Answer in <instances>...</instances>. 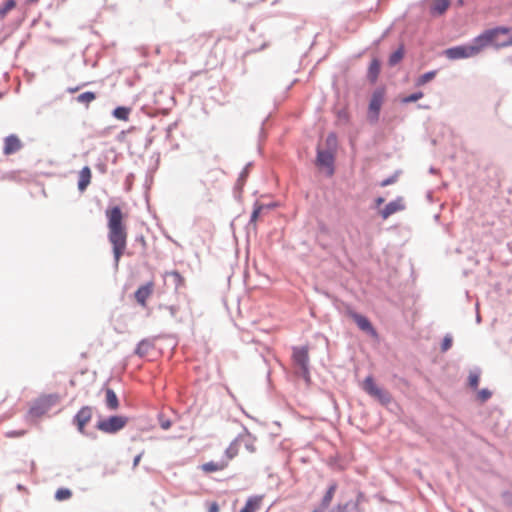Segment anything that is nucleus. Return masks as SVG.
Returning a JSON list of instances; mask_svg holds the SVG:
<instances>
[{
  "instance_id": "nucleus-31",
  "label": "nucleus",
  "mask_w": 512,
  "mask_h": 512,
  "mask_svg": "<svg viewBox=\"0 0 512 512\" xmlns=\"http://www.w3.org/2000/svg\"><path fill=\"white\" fill-rule=\"evenodd\" d=\"M479 380H480L479 372H476V371L470 372L469 377H468V384L471 388L477 389Z\"/></svg>"
},
{
  "instance_id": "nucleus-36",
  "label": "nucleus",
  "mask_w": 512,
  "mask_h": 512,
  "mask_svg": "<svg viewBox=\"0 0 512 512\" xmlns=\"http://www.w3.org/2000/svg\"><path fill=\"white\" fill-rule=\"evenodd\" d=\"M159 420H160V427L163 430H168L171 427L170 420L165 418L164 415L161 414L160 417H159Z\"/></svg>"
},
{
  "instance_id": "nucleus-16",
  "label": "nucleus",
  "mask_w": 512,
  "mask_h": 512,
  "mask_svg": "<svg viewBox=\"0 0 512 512\" xmlns=\"http://www.w3.org/2000/svg\"><path fill=\"white\" fill-rule=\"evenodd\" d=\"M78 178V189L80 192H84L91 183V169L88 166L83 167L79 172Z\"/></svg>"
},
{
  "instance_id": "nucleus-14",
  "label": "nucleus",
  "mask_w": 512,
  "mask_h": 512,
  "mask_svg": "<svg viewBox=\"0 0 512 512\" xmlns=\"http://www.w3.org/2000/svg\"><path fill=\"white\" fill-rule=\"evenodd\" d=\"M93 415L92 408L89 406L82 407L74 418V422L77 425L79 431L83 432L87 423L90 422Z\"/></svg>"
},
{
  "instance_id": "nucleus-4",
  "label": "nucleus",
  "mask_w": 512,
  "mask_h": 512,
  "mask_svg": "<svg viewBox=\"0 0 512 512\" xmlns=\"http://www.w3.org/2000/svg\"><path fill=\"white\" fill-rule=\"evenodd\" d=\"M481 51L480 45L476 42L475 38L472 44L455 46L445 50V55L450 60H457L476 56Z\"/></svg>"
},
{
  "instance_id": "nucleus-20",
  "label": "nucleus",
  "mask_w": 512,
  "mask_h": 512,
  "mask_svg": "<svg viewBox=\"0 0 512 512\" xmlns=\"http://www.w3.org/2000/svg\"><path fill=\"white\" fill-rule=\"evenodd\" d=\"M153 349V344L149 340H142L135 349V354L139 357H145Z\"/></svg>"
},
{
  "instance_id": "nucleus-38",
  "label": "nucleus",
  "mask_w": 512,
  "mask_h": 512,
  "mask_svg": "<svg viewBox=\"0 0 512 512\" xmlns=\"http://www.w3.org/2000/svg\"><path fill=\"white\" fill-rule=\"evenodd\" d=\"M394 182H395V177H390V178H387V179L383 180L380 183V185H381V187H385V186H388V185H390V184H392Z\"/></svg>"
},
{
  "instance_id": "nucleus-35",
  "label": "nucleus",
  "mask_w": 512,
  "mask_h": 512,
  "mask_svg": "<svg viewBox=\"0 0 512 512\" xmlns=\"http://www.w3.org/2000/svg\"><path fill=\"white\" fill-rule=\"evenodd\" d=\"M452 341L453 340L451 336H445L441 344V351L446 352L447 350H449L452 346Z\"/></svg>"
},
{
  "instance_id": "nucleus-23",
  "label": "nucleus",
  "mask_w": 512,
  "mask_h": 512,
  "mask_svg": "<svg viewBox=\"0 0 512 512\" xmlns=\"http://www.w3.org/2000/svg\"><path fill=\"white\" fill-rule=\"evenodd\" d=\"M380 73V62L377 59H373L368 69V78L375 82Z\"/></svg>"
},
{
  "instance_id": "nucleus-7",
  "label": "nucleus",
  "mask_w": 512,
  "mask_h": 512,
  "mask_svg": "<svg viewBox=\"0 0 512 512\" xmlns=\"http://www.w3.org/2000/svg\"><path fill=\"white\" fill-rule=\"evenodd\" d=\"M363 388L364 390L370 394L371 396L377 398L382 403H389L391 400L390 394L379 388L372 377H367L363 382Z\"/></svg>"
},
{
  "instance_id": "nucleus-21",
  "label": "nucleus",
  "mask_w": 512,
  "mask_h": 512,
  "mask_svg": "<svg viewBox=\"0 0 512 512\" xmlns=\"http://www.w3.org/2000/svg\"><path fill=\"white\" fill-rule=\"evenodd\" d=\"M336 489H337V484L336 483H332L329 486V488H328L327 492L325 493L324 497L322 498L320 506H322L325 509H327L329 507V505L331 504L332 499L334 497V494L336 492Z\"/></svg>"
},
{
  "instance_id": "nucleus-24",
  "label": "nucleus",
  "mask_w": 512,
  "mask_h": 512,
  "mask_svg": "<svg viewBox=\"0 0 512 512\" xmlns=\"http://www.w3.org/2000/svg\"><path fill=\"white\" fill-rule=\"evenodd\" d=\"M437 75V71H429L419 76L415 82L416 87L424 86L426 83L432 81Z\"/></svg>"
},
{
  "instance_id": "nucleus-2",
  "label": "nucleus",
  "mask_w": 512,
  "mask_h": 512,
  "mask_svg": "<svg viewBox=\"0 0 512 512\" xmlns=\"http://www.w3.org/2000/svg\"><path fill=\"white\" fill-rule=\"evenodd\" d=\"M476 42L479 43L481 50L488 45L495 47L511 46L512 38L510 36V29L507 27H496L486 30L476 37Z\"/></svg>"
},
{
  "instance_id": "nucleus-40",
  "label": "nucleus",
  "mask_w": 512,
  "mask_h": 512,
  "mask_svg": "<svg viewBox=\"0 0 512 512\" xmlns=\"http://www.w3.org/2000/svg\"><path fill=\"white\" fill-rule=\"evenodd\" d=\"M346 509H347V505H337L330 512H346Z\"/></svg>"
},
{
  "instance_id": "nucleus-41",
  "label": "nucleus",
  "mask_w": 512,
  "mask_h": 512,
  "mask_svg": "<svg viewBox=\"0 0 512 512\" xmlns=\"http://www.w3.org/2000/svg\"><path fill=\"white\" fill-rule=\"evenodd\" d=\"M384 201H385V200H384V198H382V197H378V198L375 200L376 206H378V207H379L380 205H382V204L384 203Z\"/></svg>"
},
{
  "instance_id": "nucleus-34",
  "label": "nucleus",
  "mask_w": 512,
  "mask_h": 512,
  "mask_svg": "<svg viewBox=\"0 0 512 512\" xmlns=\"http://www.w3.org/2000/svg\"><path fill=\"white\" fill-rule=\"evenodd\" d=\"M167 275L171 276L174 279L177 287L184 285L185 280L179 272L172 271V272L168 273Z\"/></svg>"
},
{
  "instance_id": "nucleus-25",
  "label": "nucleus",
  "mask_w": 512,
  "mask_h": 512,
  "mask_svg": "<svg viewBox=\"0 0 512 512\" xmlns=\"http://www.w3.org/2000/svg\"><path fill=\"white\" fill-rule=\"evenodd\" d=\"M130 108L128 107H117L113 111V116L119 120L127 121L130 114Z\"/></svg>"
},
{
  "instance_id": "nucleus-44",
  "label": "nucleus",
  "mask_w": 512,
  "mask_h": 512,
  "mask_svg": "<svg viewBox=\"0 0 512 512\" xmlns=\"http://www.w3.org/2000/svg\"><path fill=\"white\" fill-rule=\"evenodd\" d=\"M139 458H140V456H137V457L135 458V465H136V464H137V462L139 461Z\"/></svg>"
},
{
  "instance_id": "nucleus-6",
  "label": "nucleus",
  "mask_w": 512,
  "mask_h": 512,
  "mask_svg": "<svg viewBox=\"0 0 512 512\" xmlns=\"http://www.w3.org/2000/svg\"><path fill=\"white\" fill-rule=\"evenodd\" d=\"M127 422V417L111 416L108 419L99 421L97 423V428L105 433H115L124 428Z\"/></svg>"
},
{
  "instance_id": "nucleus-19",
  "label": "nucleus",
  "mask_w": 512,
  "mask_h": 512,
  "mask_svg": "<svg viewBox=\"0 0 512 512\" xmlns=\"http://www.w3.org/2000/svg\"><path fill=\"white\" fill-rule=\"evenodd\" d=\"M261 501L262 497L260 496L250 497L241 510L243 512H256L260 508Z\"/></svg>"
},
{
  "instance_id": "nucleus-22",
  "label": "nucleus",
  "mask_w": 512,
  "mask_h": 512,
  "mask_svg": "<svg viewBox=\"0 0 512 512\" xmlns=\"http://www.w3.org/2000/svg\"><path fill=\"white\" fill-rule=\"evenodd\" d=\"M106 405L111 410H116L119 407V401L115 392L107 388L106 389Z\"/></svg>"
},
{
  "instance_id": "nucleus-9",
  "label": "nucleus",
  "mask_w": 512,
  "mask_h": 512,
  "mask_svg": "<svg viewBox=\"0 0 512 512\" xmlns=\"http://www.w3.org/2000/svg\"><path fill=\"white\" fill-rule=\"evenodd\" d=\"M316 164L321 168L327 169V174L331 176L334 173V152L318 149Z\"/></svg>"
},
{
  "instance_id": "nucleus-17",
  "label": "nucleus",
  "mask_w": 512,
  "mask_h": 512,
  "mask_svg": "<svg viewBox=\"0 0 512 512\" xmlns=\"http://www.w3.org/2000/svg\"><path fill=\"white\" fill-rule=\"evenodd\" d=\"M450 7V0H430V13L440 16Z\"/></svg>"
},
{
  "instance_id": "nucleus-15",
  "label": "nucleus",
  "mask_w": 512,
  "mask_h": 512,
  "mask_svg": "<svg viewBox=\"0 0 512 512\" xmlns=\"http://www.w3.org/2000/svg\"><path fill=\"white\" fill-rule=\"evenodd\" d=\"M22 148V142L17 135H9L4 139L3 153L11 155L18 152Z\"/></svg>"
},
{
  "instance_id": "nucleus-8",
  "label": "nucleus",
  "mask_w": 512,
  "mask_h": 512,
  "mask_svg": "<svg viewBox=\"0 0 512 512\" xmlns=\"http://www.w3.org/2000/svg\"><path fill=\"white\" fill-rule=\"evenodd\" d=\"M293 361L294 363L299 367L301 370L303 376L305 378L309 375V354H308V348L307 347H295L293 349Z\"/></svg>"
},
{
  "instance_id": "nucleus-10",
  "label": "nucleus",
  "mask_w": 512,
  "mask_h": 512,
  "mask_svg": "<svg viewBox=\"0 0 512 512\" xmlns=\"http://www.w3.org/2000/svg\"><path fill=\"white\" fill-rule=\"evenodd\" d=\"M384 93L383 91H375L371 97L368 110V119L371 122H376L379 117V112L383 103Z\"/></svg>"
},
{
  "instance_id": "nucleus-12",
  "label": "nucleus",
  "mask_w": 512,
  "mask_h": 512,
  "mask_svg": "<svg viewBox=\"0 0 512 512\" xmlns=\"http://www.w3.org/2000/svg\"><path fill=\"white\" fill-rule=\"evenodd\" d=\"M154 291V283L152 281L140 286L135 292V300L142 307H146L147 299L152 295Z\"/></svg>"
},
{
  "instance_id": "nucleus-11",
  "label": "nucleus",
  "mask_w": 512,
  "mask_h": 512,
  "mask_svg": "<svg viewBox=\"0 0 512 512\" xmlns=\"http://www.w3.org/2000/svg\"><path fill=\"white\" fill-rule=\"evenodd\" d=\"M406 205L403 197H397L395 200L389 202L383 209L379 211L380 216L386 220L391 215L405 210Z\"/></svg>"
},
{
  "instance_id": "nucleus-13",
  "label": "nucleus",
  "mask_w": 512,
  "mask_h": 512,
  "mask_svg": "<svg viewBox=\"0 0 512 512\" xmlns=\"http://www.w3.org/2000/svg\"><path fill=\"white\" fill-rule=\"evenodd\" d=\"M350 317L354 320L359 329L370 334L373 337L377 336V332L372 326L371 322L368 320V318L355 312H351Z\"/></svg>"
},
{
  "instance_id": "nucleus-37",
  "label": "nucleus",
  "mask_w": 512,
  "mask_h": 512,
  "mask_svg": "<svg viewBox=\"0 0 512 512\" xmlns=\"http://www.w3.org/2000/svg\"><path fill=\"white\" fill-rule=\"evenodd\" d=\"M337 142L336 136L334 134H330L327 137V143L330 146H335Z\"/></svg>"
},
{
  "instance_id": "nucleus-33",
  "label": "nucleus",
  "mask_w": 512,
  "mask_h": 512,
  "mask_svg": "<svg viewBox=\"0 0 512 512\" xmlns=\"http://www.w3.org/2000/svg\"><path fill=\"white\" fill-rule=\"evenodd\" d=\"M492 396V392L486 388L481 389L477 393V399L480 402H486Z\"/></svg>"
},
{
  "instance_id": "nucleus-5",
  "label": "nucleus",
  "mask_w": 512,
  "mask_h": 512,
  "mask_svg": "<svg viewBox=\"0 0 512 512\" xmlns=\"http://www.w3.org/2000/svg\"><path fill=\"white\" fill-rule=\"evenodd\" d=\"M235 455V452H231V450H225L218 459H213L202 464L201 469L205 473L221 471L228 466V463Z\"/></svg>"
},
{
  "instance_id": "nucleus-1",
  "label": "nucleus",
  "mask_w": 512,
  "mask_h": 512,
  "mask_svg": "<svg viewBox=\"0 0 512 512\" xmlns=\"http://www.w3.org/2000/svg\"><path fill=\"white\" fill-rule=\"evenodd\" d=\"M108 227V239L112 245L115 267L119 265L120 258L127 247V227L125 216L119 206L109 207L105 211Z\"/></svg>"
},
{
  "instance_id": "nucleus-18",
  "label": "nucleus",
  "mask_w": 512,
  "mask_h": 512,
  "mask_svg": "<svg viewBox=\"0 0 512 512\" xmlns=\"http://www.w3.org/2000/svg\"><path fill=\"white\" fill-rule=\"evenodd\" d=\"M254 446V439L248 432H243L233 442L234 448H252Z\"/></svg>"
},
{
  "instance_id": "nucleus-29",
  "label": "nucleus",
  "mask_w": 512,
  "mask_h": 512,
  "mask_svg": "<svg viewBox=\"0 0 512 512\" xmlns=\"http://www.w3.org/2000/svg\"><path fill=\"white\" fill-rule=\"evenodd\" d=\"M95 98H96V96H95V94L93 92H84V93L78 95L77 101L79 103H83V104L88 105L93 100H95Z\"/></svg>"
},
{
  "instance_id": "nucleus-26",
  "label": "nucleus",
  "mask_w": 512,
  "mask_h": 512,
  "mask_svg": "<svg viewBox=\"0 0 512 512\" xmlns=\"http://www.w3.org/2000/svg\"><path fill=\"white\" fill-rule=\"evenodd\" d=\"M269 206L256 204L251 215L250 222L256 225L257 220L261 217L263 210L268 209Z\"/></svg>"
},
{
  "instance_id": "nucleus-30",
  "label": "nucleus",
  "mask_w": 512,
  "mask_h": 512,
  "mask_svg": "<svg viewBox=\"0 0 512 512\" xmlns=\"http://www.w3.org/2000/svg\"><path fill=\"white\" fill-rule=\"evenodd\" d=\"M72 496V492L67 488H60L55 493V498L58 501L68 500Z\"/></svg>"
},
{
  "instance_id": "nucleus-32",
  "label": "nucleus",
  "mask_w": 512,
  "mask_h": 512,
  "mask_svg": "<svg viewBox=\"0 0 512 512\" xmlns=\"http://www.w3.org/2000/svg\"><path fill=\"white\" fill-rule=\"evenodd\" d=\"M423 96H424V94L421 91L415 92V93H413L411 95H408V96L404 97L402 99V103L407 104V103H411V102H416L419 99H421Z\"/></svg>"
},
{
  "instance_id": "nucleus-39",
  "label": "nucleus",
  "mask_w": 512,
  "mask_h": 512,
  "mask_svg": "<svg viewBox=\"0 0 512 512\" xmlns=\"http://www.w3.org/2000/svg\"><path fill=\"white\" fill-rule=\"evenodd\" d=\"M208 512H219V506L216 502H212L209 505Z\"/></svg>"
},
{
  "instance_id": "nucleus-3",
  "label": "nucleus",
  "mask_w": 512,
  "mask_h": 512,
  "mask_svg": "<svg viewBox=\"0 0 512 512\" xmlns=\"http://www.w3.org/2000/svg\"><path fill=\"white\" fill-rule=\"evenodd\" d=\"M58 402L59 397L56 394L41 395L31 403L29 415L31 418H40L46 415Z\"/></svg>"
},
{
  "instance_id": "nucleus-42",
  "label": "nucleus",
  "mask_w": 512,
  "mask_h": 512,
  "mask_svg": "<svg viewBox=\"0 0 512 512\" xmlns=\"http://www.w3.org/2000/svg\"><path fill=\"white\" fill-rule=\"evenodd\" d=\"M332 465L339 469H344L346 466L345 464H342V463H332Z\"/></svg>"
},
{
  "instance_id": "nucleus-27",
  "label": "nucleus",
  "mask_w": 512,
  "mask_h": 512,
  "mask_svg": "<svg viewBox=\"0 0 512 512\" xmlns=\"http://www.w3.org/2000/svg\"><path fill=\"white\" fill-rule=\"evenodd\" d=\"M404 57V49L403 47L398 48L394 53L391 54L389 58V64L391 66L396 65L399 63Z\"/></svg>"
},
{
  "instance_id": "nucleus-28",
  "label": "nucleus",
  "mask_w": 512,
  "mask_h": 512,
  "mask_svg": "<svg viewBox=\"0 0 512 512\" xmlns=\"http://www.w3.org/2000/svg\"><path fill=\"white\" fill-rule=\"evenodd\" d=\"M16 2L14 0H7L2 7H0V19H3L6 14L14 9Z\"/></svg>"
},
{
  "instance_id": "nucleus-43",
  "label": "nucleus",
  "mask_w": 512,
  "mask_h": 512,
  "mask_svg": "<svg viewBox=\"0 0 512 512\" xmlns=\"http://www.w3.org/2000/svg\"><path fill=\"white\" fill-rule=\"evenodd\" d=\"M325 508H323L322 506H319L318 508L314 509L312 512H325Z\"/></svg>"
}]
</instances>
